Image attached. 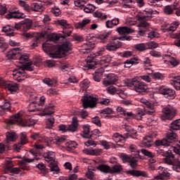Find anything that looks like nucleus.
<instances>
[{
  "instance_id": "f257e3e1",
  "label": "nucleus",
  "mask_w": 180,
  "mask_h": 180,
  "mask_svg": "<svg viewBox=\"0 0 180 180\" xmlns=\"http://www.w3.org/2000/svg\"><path fill=\"white\" fill-rule=\"evenodd\" d=\"M71 42L66 41L62 45H53L45 42L42 44V49L51 58H61L71 50Z\"/></svg>"
},
{
  "instance_id": "f03ea898",
  "label": "nucleus",
  "mask_w": 180,
  "mask_h": 180,
  "mask_svg": "<svg viewBox=\"0 0 180 180\" xmlns=\"http://www.w3.org/2000/svg\"><path fill=\"white\" fill-rule=\"evenodd\" d=\"M127 86L134 88V91L139 94L147 92V89H148V86H147V84L140 82L138 76H136L131 79L129 80L127 82Z\"/></svg>"
},
{
  "instance_id": "7ed1b4c3",
  "label": "nucleus",
  "mask_w": 180,
  "mask_h": 180,
  "mask_svg": "<svg viewBox=\"0 0 180 180\" xmlns=\"http://www.w3.org/2000/svg\"><path fill=\"white\" fill-rule=\"evenodd\" d=\"M148 15H146L142 13H139L136 15V19L139 21V24L137 25V27H139V34H144L148 29H150V23L147 22V18Z\"/></svg>"
},
{
  "instance_id": "20e7f679",
  "label": "nucleus",
  "mask_w": 180,
  "mask_h": 180,
  "mask_svg": "<svg viewBox=\"0 0 180 180\" xmlns=\"http://www.w3.org/2000/svg\"><path fill=\"white\" fill-rule=\"evenodd\" d=\"M34 68L32 66V62H28L25 65L20 66L17 69H14L13 70V77H25L26 76V71H33Z\"/></svg>"
},
{
  "instance_id": "39448f33",
  "label": "nucleus",
  "mask_w": 180,
  "mask_h": 180,
  "mask_svg": "<svg viewBox=\"0 0 180 180\" xmlns=\"http://www.w3.org/2000/svg\"><path fill=\"white\" fill-rule=\"evenodd\" d=\"M162 112L163 115L160 116V119L163 121L172 120L176 116V109L171 105L163 108Z\"/></svg>"
},
{
  "instance_id": "423d86ee",
  "label": "nucleus",
  "mask_w": 180,
  "mask_h": 180,
  "mask_svg": "<svg viewBox=\"0 0 180 180\" xmlns=\"http://www.w3.org/2000/svg\"><path fill=\"white\" fill-rule=\"evenodd\" d=\"M82 101L84 108H95L96 106V102H98V98L89 94H85L82 97Z\"/></svg>"
},
{
  "instance_id": "0eeeda50",
  "label": "nucleus",
  "mask_w": 180,
  "mask_h": 180,
  "mask_svg": "<svg viewBox=\"0 0 180 180\" xmlns=\"http://www.w3.org/2000/svg\"><path fill=\"white\" fill-rule=\"evenodd\" d=\"M121 46L122 41H120V38L114 37L107 44L105 49L108 51H116L118 49H120Z\"/></svg>"
},
{
  "instance_id": "6e6552de",
  "label": "nucleus",
  "mask_w": 180,
  "mask_h": 180,
  "mask_svg": "<svg viewBox=\"0 0 180 180\" xmlns=\"http://www.w3.org/2000/svg\"><path fill=\"white\" fill-rule=\"evenodd\" d=\"M33 22L32 20L27 19L24 20L20 22H17L15 24V30H22V32H27V30H30L32 29V25Z\"/></svg>"
},
{
  "instance_id": "1a4fd4ad",
  "label": "nucleus",
  "mask_w": 180,
  "mask_h": 180,
  "mask_svg": "<svg viewBox=\"0 0 180 180\" xmlns=\"http://www.w3.org/2000/svg\"><path fill=\"white\" fill-rule=\"evenodd\" d=\"M58 25L63 27V34H66L68 37L71 36V33H72V25L68 23L66 20H58Z\"/></svg>"
},
{
  "instance_id": "9d476101",
  "label": "nucleus",
  "mask_w": 180,
  "mask_h": 180,
  "mask_svg": "<svg viewBox=\"0 0 180 180\" xmlns=\"http://www.w3.org/2000/svg\"><path fill=\"white\" fill-rule=\"evenodd\" d=\"M12 160L9 158L6 160L4 163L3 164V168L6 172H11V174H18L20 172V169L18 167H12Z\"/></svg>"
},
{
  "instance_id": "9b49d317",
  "label": "nucleus",
  "mask_w": 180,
  "mask_h": 180,
  "mask_svg": "<svg viewBox=\"0 0 180 180\" xmlns=\"http://www.w3.org/2000/svg\"><path fill=\"white\" fill-rule=\"evenodd\" d=\"M10 123L11 124H15V123H17V124H19V126L23 127V124H29V118L23 122L22 120V112H18L17 114L12 116Z\"/></svg>"
},
{
  "instance_id": "f8f14e48",
  "label": "nucleus",
  "mask_w": 180,
  "mask_h": 180,
  "mask_svg": "<svg viewBox=\"0 0 180 180\" xmlns=\"http://www.w3.org/2000/svg\"><path fill=\"white\" fill-rule=\"evenodd\" d=\"M172 152L175 153V154H178L179 153V150H178L175 146L170 147L169 150H168V153L169 154L170 153V155L164 158V162L165 164H167L168 165H172V167L174 164V158H175V157L172 154Z\"/></svg>"
},
{
  "instance_id": "ddd939ff",
  "label": "nucleus",
  "mask_w": 180,
  "mask_h": 180,
  "mask_svg": "<svg viewBox=\"0 0 180 180\" xmlns=\"http://www.w3.org/2000/svg\"><path fill=\"white\" fill-rule=\"evenodd\" d=\"M169 171L168 168H165L164 167L160 166L158 168V172L159 175L155 176V179L153 180H164L167 179V178H169Z\"/></svg>"
},
{
  "instance_id": "4468645a",
  "label": "nucleus",
  "mask_w": 180,
  "mask_h": 180,
  "mask_svg": "<svg viewBox=\"0 0 180 180\" xmlns=\"http://www.w3.org/2000/svg\"><path fill=\"white\" fill-rule=\"evenodd\" d=\"M117 82V76L113 73H110L105 75V78L103 81V85L108 86V85H115Z\"/></svg>"
},
{
  "instance_id": "2eb2a0df",
  "label": "nucleus",
  "mask_w": 180,
  "mask_h": 180,
  "mask_svg": "<svg viewBox=\"0 0 180 180\" xmlns=\"http://www.w3.org/2000/svg\"><path fill=\"white\" fill-rule=\"evenodd\" d=\"M159 92L166 98H174L176 95L175 90L164 86L159 88Z\"/></svg>"
},
{
  "instance_id": "dca6fc26",
  "label": "nucleus",
  "mask_w": 180,
  "mask_h": 180,
  "mask_svg": "<svg viewBox=\"0 0 180 180\" xmlns=\"http://www.w3.org/2000/svg\"><path fill=\"white\" fill-rule=\"evenodd\" d=\"M0 84H4L5 88L11 93L19 91V85L16 83L4 82L2 79H0Z\"/></svg>"
},
{
  "instance_id": "f3484780",
  "label": "nucleus",
  "mask_w": 180,
  "mask_h": 180,
  "mask_svg": "<svg viewBox=\"0 0 180 180\" xmlns=\"http://www.w3.org/2000/svg\"><path fill=\"white\" fill-rule=\"evenodd\" d=\"M31 139L32 140H40V141H42V143H49V141H51V139H50V138L46 136H43V135H40V133L38 132H33L31 134Z\"/></svg>"
},
{
  "instance_id": "a211bd4d",
  "label": "nucleus",
  "mask_w": 180,
  "mask_h": 180,
  "mask_svg": "<svg viewBox=\"0 0 180 180\" xmlns=\"http://www.w3.org/2000/svg\"><path fill=\"white\" fill-rule=\"evenodd\" d=\"M93 49H95V44L91 42H86L82 46L80 54H86V53H89Z\"/></svg>"
},
{
  "instance_id": "6ab92c4d",
  "label": "nucleus",
  "mask_w": 180,
  "mask_h": 180,
  "mask_svg": "<svg viewBox=\"0 0 180 180\" xmlns=\"http://www.w3.org/2000/svg\"><path fill=\"white\" fill-rule=\"evenodd\" d=\"M25 16V14L23 13L19 12V11H12L9 12L8 14L6 15V19H22Z\"/></svg>"
},
{
  "instance_id": "aec40b11",
  "label": "nucleus",
  "mask_w": 180,
  "mask_h": 180,
  "mask_svg": "<svg viewBox=\"0 0 180 180\" xmlns=\"http://www.w3.org/2000/svg\"><path fill=\"white\" fill-rule=\"evenodd\" d=\"M89 23H91V20L84 18L82 21L75 23V27L79 30H84L86 27V25H89Z\"/></svg>"
},
{
  "instance_id": "412c9836",
  "label": "nucleus",
  "mask_w": 180,
  "mask_h": 180,
  "mask_svg": "<svg viewBox=\"0 0 180 180\" xmlns=\"http://www.w3.org/2000/svg\"><path fill=\"white\" fill-rule=\"evenodd\" d=\"M140 101L141 103L146 105V108L149 109L148 110H147L149 115H152L153 113L155 112V110L154 109V104L150 103V101H148L147 99L144 98H141Z\"/></svg>"
},
{
  "instance_id": "4be33fe9",
  "label": "nucleus",
  "mask_w": 180,
  "mask_h": 180,
  "mask_svg": "<svg viewBox=\"0 0 180 180\" xmlns=\"http://www.w3.org/2000/svg\"><path fill=\"white\" fill-rule=\"evenodd\" d=\"M110 34H112V31H105L98 35H96V39H98L101 43H106Z\"/></svg>"
},
{
  "instance_id": "5701e85b",
  "label": "nucleus",
  "mask_w": 180,
  "mask_h": 180,
  "mask_svg": "<svg viewBox=\"0 0 180 180\" xmlns=\"http://www.w3.org/2000/svg\"><path fill=\"white\" fill-rule=\"evenodd\" d=\"M44 158L48 164L56 162V153L53 151H49L44 154Z\"/></svg>"
},
{
  "instance_id": "b1692460",
  "label": "nucleus",
  "mask_w": 180,
  "mask_h": 180,
  "mask_svg": "<svg viewBox=\"0 0 180 180\" xmlns=\"http://www.w3.org/2000/svg\"><path fill=\"white\" fill-rule=\"evenodd\" d=\"M19 48L17 49H13L10 50L7 54H6V57L7 58H8V60H16V58H18V57H19Z\"/></svg>"
},
{
  "instance_id": "393cba45",
  "label": "nucleus",
  "mask_w": 180,
  "mask_h": 180,
  "mask_svg": "<svg viewBox=\"0 0 180 180\" xmlns=\"http://www.w3.org/2000/svg\"><path fill=\"white\" fill-rule=\"evenodd\" d=\"M164 63H170L174 67H176L179 64V60H176L174 57H171V55L165 54L163 56Z\"/></svg>"
},
{
  "instance_id": "a878e982",
  "label": "nucleus",
  "mask_w": 180,
  "mask_h": 180,
  "mask_svg": "<svg viewBox=\"0 0 180 180\" xmlns=\"http://www.w3.org/2000/svg\"><path fill=\"white\" fill-rule=\"evenodd\" d=\"M77 129H78V118L73 117L72 124L68 126V131H77Z\"/></svg>"
},
{
  "instance_id": "bb28decb",
  "label": "nucleus",
  "mask_w": 180,
  "mask_h": 180,
  "mask_svg": "<svg viewBox=\"0 0 180 180\" xmlns=\"http://www.w3.org/2000/svg\"><path fill=\"white\" fill-rule=\"evenodd\" d=\"M127 139H129V136L125 134L123 136L119 133H115L112 135V140L115 143H122L123 140H126Z\"/></svg>"
},
{
  "instance_id": "cd10ccee",
  "label": "nucleus",
  "mask_w": 180,
  "mask_h": 180,
  "mask_svg": "<svg viewBox=\"0 0 180 180\" xmlns=\"http://www.w3.org/2000/svg\"><path fill=\"white\" fill-rule=\"evenodd\" d=\"M119 34H130V33H134V30L128 27H120L117 29Z\"/></svg>"
},
{
  "instance_id": "c85d7f7f",
  "label": "nucleus",
  "mask_w": 180,
  "mask_h": 180,
  "mask_svg": "<svg viewBox=\"0 0 180 180\" xmlns=\"http://www.w3.org/2000/svg\"><path fill=\"white\" fill-rule=\"evenodd\" d=\"M31 8L34 12H43L44 11V6L40 2L33 3L31 5Z\"/></svg>"
},
{
  "instance_id": "c756f323",
  "label": "nucleus",
  "mask_w": 180,
  "mask_h": 180,
  "mask_svg": "<svg viewBox=\"0 0 180 180\" xmlns=\"http://www.w3.org/2000/svg\"><path fill=\"white\" fill-rule=\"evenodd\" d=\"M112 61V56L107 55L102 56L99 60L101 65H104V67H108L109 63Z\"/></svg>"
},
{
  "instance_id": "7c9ffc66",
  "label": "nucleus",
  "mask_w": 180,
  "mask_h": 180,
  "mask_svg": "<svg viewBox=\"0 0 180 180\" xmlns=\"http://www.w3.org/2000/svg\"><path fill=\"white\" fill-rule=\"evenodd\" d=\"M15 30H16L15 27L7 25L2 28V32H4V33H6L8 36L12 37L13 36V32H15Z\"/></svg>"
},
{
  "instance_id": "2f4dec72",
  "label": "nucleus",
  "mask_w": 180,
  "mask_h": 180,
  "mask_svg": "<svg viewBox=\"0 0 180 180\" xmlns=\"http://www.w3.org/2000/svg\"><path fill=\"white\" fill-rule=\"evenodd\" d=\"M119 25V18H114L112 20H108L105 22V26L108 29H112L114 26Z\"/></svg>"
},
{
  "instance_id": "473e14b6",
  "label": "nucleus",
  "mask_w": 180,
  "mask_h": 180,
  "mask_svg": "<svg viewBox=\"0 0 180 180\" xmlns=\"http://www.w3.org/2000/svg\"><path fill=\"white\" fill-rule=\"evenodd\" d=\"M157 136H158L157 131H150L143 138V140L144 141H147V143H153V139H155Z\"/></svg>"
},
{
  "instance_id": "72a5a7b5",
  "label": "nucleus",
  "mask_w": 180,
  "mask_h": 180,
  "mask_svg": "<svg viewBox=\"0 0 180 180\" xmlns=\"http://www.w3.org/2000/svg\"><path fill=\"white\" fill-rule=\"evenodd\" d=\"M54 113V105H50L46 106L44 109L43 113L41 115V116H49L50 115H53Z\"/></svg>"
},
{
  "instance_id": "f704fd0d",
  "label": "nucleus",
  "mask_w": 180,
  "mask_h": 180,
  "mask_svg": "<svg viewBox=\"0 0 180 180\" xmlns=\"http://www.w3.org/2000/svg\"><path fill=\"white\" fill-rule=\"evenodd\" d=\"M127 172L132 176H147V173L139 170H129Z\"/></svg>"
},
{
  "instance_id": "c9c22d12",
  "label": "nucleus",
  "mask_w": 180,
  "mask_h": 180,
  "mask_svg": "<svg viewBox=\"0 0 180 180\" xmlns=\"http://www.w3.org/2000/svg\"><path fill=\"white\" fill-rule=\"evenodd\" d=\"M83 153L88 155H99L101 154V150L98 149L86 148L83 150Z\"/></svg>"
},
{
  "instance_id": "e433bc0d",
  "label": "nucleus",
  "mask_w": 180,
  "mask_h": 180,
  "mask_svg": "<svg viewBox=\"0 0 180 180\" xmlns=\"http://www.w3.org/2000/svg\"><path fill=\"white\" fill-rule=\"evenodd\" d=\"M155 144L156 147H160V146H163L164 147H169L171 142L168 139H164L161 141L156 140Z\"/></svg>"
},
{
  "instance_id": "4c0bfd02",
  "label": "nucleus",
  "mask_w": 180,
  "mask_h": 180,
  "mask_svg": "<svg viewBox=\"0 0 180 180\" xmlns=\"http://www.w3.org/2000/svg\"><path fill=\"white\" fill-rule=\"evenodd\" d=\"M89 124H86L83 127V139H91V131L89 129Z\"/></svg>"
},
{
  "instance_id": "58836bf2",
  "label": "nucleus",
  "mask_w": 180,
  "mask_h": 180,
  "mask_svg": "<svg viewBox=\"0 0 180 180\" xmlns=\"http://www.w3.org/2000/svg\"><path fill=\"white\" fill-rule=\"evenodd\" d=\"M49 168L51 169V172H53V174H58V172H60V167H58L57 162L49 163Z\"/></svg>"
},
{
  "instance_id": "ea45409f",
  "label": "nucleus",
  "mask_w": 180,
  "mask_h": 180,
  "mask_svg": "<svg viewBox=\"0 0 180 180\" xmlns=\"http://www.w3.org/2000/svg\"><path fill=\"white\" fill-rule=\"evenodd\" d=\"M136 61H139V58L135 57L134 58H131L130 60H127L124 62V67L125 68H130L133 64H136Z\"/></svg>"
},
{
  "instance_id": "a19ab883",
  "label": "nucleus",
  "mask_w": 180,
  "mask_h": 180,
  "mask_svg": "<svg viewBox=\"0 0 180 180\" xmlns=\"http://www.w3.org/2000/svg\"><path fill=\"white\" fill-rule=\"evenodd\" d=\"M7 143H11L16 140V134L14 132H7L6 134Z\"/></svg>"
},
{
  "instance_id": "79ce46f5",
  "label": "nucleus",
  "mask_w": 180,
  "mask_h": 180,
  "mask_svg": "<svg viewBox=\"0 0 180 180\" xmlns=\"http://www.w3.org/2000/svg\"><path fill=\"white\" fill-rule=\"evenodd\" d=\"M18 5L22 8L25 12H30V6L25 1L19 0Z\"/></svg>"
},
{
  "instance_id": "37998d69",
  "label": "nucleus",
  "mask_w": 180,
  "mask_h": 180,
  "mask_svg": "<svg viewBox=\"0 0 180 180\" xmlns=\"http://www.w3.org/2000/svg\"><path fill=\"white\" fill-rule=\"evenodd\" d=\"M44 84H46V85H48L49 86H56V84H57V79H51L49 77H46L43 79Z\"/></svg>"
},
{
  "instance_id": "c03bdc74",
  "label": "nucleus",
  "mask_w": 180,
  "mask_h": 180,
  "mask_svg": "<svg viewBox=\"0 0 180 180\" xmlns=\"http://www.w3.org/2000/svg\"><path fill=\"white\" fill-rule=\"evenodd\" d=\"M65 37H67L65 34H63V35H61V34H52L50 39L51 41H57L58 40H60V39H65Z\"/></svg>"
},
{
  "instance_id": "a18cd8bd",
  "label": "nucleus",
  "mask_w": 180,
  "mask_h": 180,
  "mask_svg": "<svg viewBox=\"0 0 180 180\" xmlns=\"http://www.w3.org/2000/svg\"><path fill=\"white\" fill-rule=\"evenodd\" d=\"M36 168H38V169H40L42 175L46 176L47 174H49V171L47 170V168L46 167V165L43 164V162L39 163Z\"/></svg>"
},
{
  "instance_id": "49530a36",
  "label": "nucleus",
  "mask_w": 180,
  "mask_h": 180,
  "mask_svg": "<svg viewBox=\"0 0 180 180\" xmlns=\"http://www.w3.org/2000/svg\"><path fill=\"white\" fill-rule=\"evenodd\" d=\"M171 130H180V119L173 121L170 124Z\"/></svg>"
},
{
  "instance_id": "de8ad7c7",
  "label": "nucleus",
  "mask_w": 180,
  "mask_h": 180,
  "mask_svg": "<svg viewBox=\"0 0 180 180\" xmlns=\"http://www.w3.org/2000/svg\"><path fill=\"white\" fill-rule=\"evenodd\" d=\"M98 169L101 172H104L105 174H110V167L106 165H100L98 167Z\"/></svg>"
},
{
  "instance_id": "09e8293b",
  "label": "nucleus",
  "mask_w": 180,
  "mask_h": 180,
  "mask_svg": "<svg viewBox=\"0 0 180 180\" xmlns=\"http://www.w3.org/2000/svg\"><path fill=\"white\" fill-rule=\"evenodd\" d=\"M19 63L20 64H22V65H25V64H27V63H29V55H27L26 53L22 54L19 58Z\"/></svg>"
},
{
  "instance_id": "8fccbe9b",
  "label": "nucleus",
  "mask_w": 180,
  "mask_h": 180,
  "mask_svg": "<svg viewBox=\"0 0 180 180\" xmlns=\"http://www.w3.org/2000/svg\"><path fill=\"white\" fill-rule=\"evenodd\" d=\"M167 139L169 141H175L176 140V138L178 137V136L176 135V134L175 132H174L173 131L170 130L167 135Z\"/></svg>"
},
{
  "instance_id": "3c124183",
  "label": "nucleus",
  "mask_w": 180,
  "mask_h": 180,
  "mask_svg": "<svg viewBox=\"0 0 180 180\" xmlns=\"http://www.w3.org/2000/svg\"><path fill=\"white\" fill-rule=\"evenodd\" d=\"M37 105L36 101H33L32 103H30L29 106H28V111L29 112H37L39 110H40V109L37 108Z\"/></svg>"
},
{
  "instance_id": "603ef678",
  "label": "nucleus",
  "mask_w": 180,
  "mask_h": 180,
  "mask_svg": "<svg viewBox=\"0 0 180 180\" xmlns=\"http://www.w3.org/2000/svg\"><path fill=\"white\" fill-rule=\"evenodd\" d=\"M20 139V143H21L22 145L27 144L29 142V139H27V136H26V132H21Z\"/></svg>"
},
{
  "instance_id": "864d4df0",
  "label": "nucleus",
  "mask_w": 180,
  "mask_h": 180,
  "mask_svg": "<svg viewBox=\"0 0 180 180\" xmlns=\"http://www.w3.org/2000/svg\"><path fill=\"white\" fill-rule=\"evenodd\" d=\"M8 49V44L5 41V39L2 37H0V50L3 53Z\"/></svg>"
},
{
  "instance_id": "5fc2aeb1",
  "label": "nucleus",
  "mask_w": 180,
  "mask_h": 180,
  "mask_svg": "<svg viewBox=\"0 0 180 180\" xmlns=\"http://www.w3.org/2000/svg\"><path fill=\"white\" fill-rule=\"evenodd\" d=\"M125 135L128 136V137H131V139H133V140H136L139 136L137 134V131L134 130V129H131L128 134H125Z\"/></svg>"
},
{
  "instance_id": "6e6d98bb",
  "label": "nucleus",
  "mask_w": 180,
  "mask_h": 180,
  "mask_svg": "<svg viewBox=\"0 0 180 180\" xmlns=\"http://www.w3.org/2000/svg\"><path fill=\"white\" fill-rule=\"evenodd\" d=\"M152 78L155 81H162L164 79V75L160 72H155L152 74Z\"/></svg>"
},
{
  "instance_id": "4d7b16f0",
  "label": "nucleus",
  "mask_w": 180,
  "mask_h": 180,
  "mask_svg": "<svg viewBox=\"0 0 180 180\" xmlns=\"http://www.w3.org/2000/svg\"><path fill=\"white\" fill-rule=\"evenodd\" d=\"M134 49L136 50V51H145V50H147V46L145 45V44H138L134 45Z\"/></svg>"
},
{
  "instance_id": "13d9d810",
  "label": "nucleus",
  "mask_w": 180,
  "mask_h": 180,
  "mask_svg": "<svg viewBox=\"0 0 180 180\" xmlns=\"http://www.w3.org/2000/svg\"><path fill=\"white\" fill-rule=\"evenodd\" d=\"M94 18H98L100 19H108V15L106 14L102 13L101 11H96L94 13Z\"/></svg>"
},
{
  "instance_id": "bf43d9fd",
  "label": "nucleus",
  "mask_w": 180,
  "mask_h": 180,
  "mask_svg": "<svg viewBox=\"0 0 180 180\" xmlns=\"http://www.w3.org/2000/svg\"><path fill=\"white\" fill-rule=\"evenodd\" d=\"M161 1L162 0H148V5L150 6H161Z\"/></svg>"
},
{
  "instance_id": "052dcab7",
  "label": "nucleus",
  "mask_w": 180,
  "mask_h": 180,
  "mask_svg": "<svg viewBox=\"0 0 180 180\" xmlns=\"http://www.w3.org/2000/svg\"><path fill=\"white\" fill-rule=\"evenodd\" d=\"M89 80L88 79H85L81 82L80 86L83 91H85V89H88V88H89Z\"/></svg>"
},
{
  "instance_id": "680f3d73",
  "label": "nucleus",
  "mask_w": 180,
  "mask_h": 180,
  "mask_svg": "<svg viewBox=\"0 0 180 180\" xmlns=\"http://www.w3.org/2000/svg\"><path fill=\"white\" fill-rule=\"evenodd\" d=\"M178 26H179L178 22L174 21L170 25L169 27L167 28V30L169 32H175V30H176L178 28Z\"/></svg>"
},
{
  "instance_id": "e2e57ef3",
  "label": "nucleus",
  "mask_w": 180,
  "mask_h": 180,
  "mask_svg": "<svg viewBox=\"0 0 180 180\" xmlns=\"http://www.w3.org/2000/svg\"><path fill=\"white\" fill-rule=\"evenodd\" d=\"M122 171V165L117 164L110 169V174H115V172H120Z\"/></svg>"
},
{
  "instance_id": "0e129e2a",
  "label": "nucleus",
  "mask_w": 180,
  "mask_h": 180,
  "mask_svg": "<svg viewBox=\"0 0 180 180\" xmlns=\"http://www.w3.org/2000/svg\"><path fill=\"white\" fill-rule=\"evenodd\" d=\"M52 141L55 144H57V146H60V144H61V143L64 141V138L56 136L53 139H52Z\"/></svg>"
},
{
  "instance_id": "69168bd1",
  "label": "nucleus",
  "mask_w": 180,
  "mask_h": 180,
  "mask_svg": "<svg viewBox=\"0 0 180 180\" xmlns=\"http://www.w3.org/2000/svg\"><path fill=\"white\" fill-rule=\"evenodd\" d=\"M138 77V80L141 81H145V82L150 83L151 82V78L148 75H141V76H137Z\"/></svg>"
},
{
  "instance_id": "338daca9",
  "label": "nucleus",
  "mask_w": 180,
  "mask_h": 180,
  "mask_svg": "<svg viewBox=\"0 0 180 180\" xmlns=\"http://www.w3.org/2000/svg\"><path fill=\"white\" fill-rule=\"evenodd\" d=\"M172 168L174 169V171H176V172H180V161H177L176 162L174 163Z\"/></svg>"
},
{
  "instance_id": "774afa93",
  "label": "nucleus",
  "mask_w": 180,
  "mask_h": 180,
  "mask_svg": "<svg viewBox=\"0 0 180 180\" xmlns=\"http://www.w3.org/2000/svg\"><path fill=\"white\" fill-rule=\"evenodd\" d=\"M78 176L75 174H71L69 178L68 177H60V180H77Z\"/></svg>"
}]
</instances>
